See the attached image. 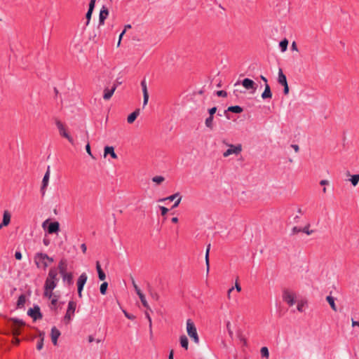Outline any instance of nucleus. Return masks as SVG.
Returning <instances> with one entry per match:
<instances>
[{
    "mask_svg": "<svg viewBox=\"0 0 359 359\" xmlns=\"http://www.w3.org/2000/svg\"><path fill=\"white\" fill-rule=\"evenodd\" d=\"M215 94L218 96V97H226L227 96V93L226 91L224 90H217L215 92Z\"/></svg>",
    "mask_w": 359,
    "mask_h": 359,
    "instance_id": "8fccbe9b",
    "label": "nucleus"
},
{
    "mask_svg": "<svg viewBox=\"0 0 359 359\" xmlns=\"http://www.w3.org/2000/svg\"><path fill=\"white\" fill-rule=\"evenodd\" d=\"M144 314H145L146 318L149 320V332H150V335L151 337L152 336V322H151V318L150 317L149 313L147 311H145Z\"/></svg>",
    "mask_w": 359,
    "mask_h": 359,
    "instance_id": "49530a36",
    "label": "nucleus"
},
{
    "mask_svg": "<svg viewBox=\"0 0 359 359\" xmlns=\"http://www.w3.org/2000/svg\"><path fill=\"white\" fill-rule=\"evenodd\" d=\"M104 155L106 156L107 155H110L111 157L114 159H116L118 158L117 154L114 151V147L112 146H105L104 149Z\"/></svg>",
    "mask_w": 359,
    "mask_h": 359,
    "instance_id": "a211bd4d",
    "label": "nucleus"
},
{
    "mask_svg": "<svg viewBox=\"0 0 359 359\" xmlns=\"http://www.w3.org/2000/svg\"><path fill=\"white\" fill-rule=\"evenodd\" d=\"M272 95L273 94L270 86L269 84L265 85L264 90L262 93V98L263 100L271 99Z\"/></svg>",
    "mask_w": 359,
    "mask_h": 359,
    "instance_id": "4be33fe9",
    "label": "nucleus"
},
{
    "mask_svg": "<svg viewBox=\"0 0 359 359\" xmlns=\"http://www.w3.org/2000/svg\"><path fill=\"white\" fill-rule=\"evenodd\" d=\"M108 288V283L107 282H103L100 287V292L102 295H104L107 294Z\"/></svg>",
    "mask_w": 359,
    "mask_h": 359,
    "instance_id": "a19ab883",
    "label": "nucleus"
},
{
    "mask_svg": "<svg viewBox=\"0 0 359 359\" xmlns=\"http://www.w3.org/2000/svg\"><path fill=\"white\" fill-rule=\"evenodd\" d=\"M288 40L285 38L283 39H282L280 42H279V47L280 48V50L282 52H285L287 49V46H288Z\"/></svg>",
    "mask_w": 359,
    "mask_h": 359,
    "instance_id": "f704fd0d",
    "label": "nucleus"
},
{
    "mask_svg": "<svg viewBox=\"0 0 359 359\" xmlns=\"http://www.w3.org/2000/svg\"><path fill=\"white\" fill-rule=\"evenodd\" d=\"M350 182L353 187H355L359 182V174H355L351 176Z\"/></svg>",
    "mask_w": 359,
    "mask_h": 359,
    "instance_id": "4c0bfd02",
    "label": "nucleus"
},
{
    "mask_svg": "<svg viewBox=\"0 0 359 359\" xmlns=\"http://www.w3.org/2000/svg\"><path fill=\"white\" fill-rule=\"evenodd\" d=\"M20 343V339L18 338V337H15L13 339V344L15 346H18Z\"/></svg>",
    "mask_w": 359,
    "mask_h": 359,
    "instance_id": "774afa93",
    "label": "nucleus"
},
{
    "mask_svg": "<svg viewBox=\"0 0 359 359\" xmlns=\"http://www.w3.org/2000/svg\"><path fill=\"white\" fill-rule=\"evenodd\" d=\"M164 180H165L164 177L161 176V175H157L152 178V181L156 183L157 184H161Z\"/></svg>",
    "mask_w": 359,
    "mask_h": 359,
    "instance_id": "37998d69",
    "label": "nucleus"
},
{
    "mask_svg": "<svg viewBox=\"0 0 359 359\" xmlns=\"http://www.w3.org/2000/svg\"><path fill=\"white\" fill-rule=\"evenodd\" d=\"M117 88V84H114L111 88H106L104 90L103 99L105 100H109L113 95L115 90Z\"/></svg>",
    "mask_w": 359,
    "mask_h": 359,
    "instance_id": "f3484780",
    "label": "nucleus"
},
{
    "mask_svg": "<svg viewBox=\"0 0 359 359\" xmlns=\"http://www.w3.org/2000/svg\"><path fill=\"white\" fill-rule=\"evenodd\" d=\"M213 118L214 117L208 116L205 121V126L210 130L213 129Z\"/></svg>",
    "mask_w": 359,
    "mask_h": 359,
    "instance_id": "ea45409f",
    "label": "nucleus"
},
{
    "mask_svg": "<svg viewBox=\"0 0 359 359\" xmlns=\"http://www.w3.org/2000/svg\"><path fill=\"white\" fill-rule=\"evenodd\" d=\"M56 126H57L59 131H60V130H63L64 128H65L64 125H63V123L60 121H59V120L56 121Z\"/></svg>",
    "mask_w": 359,
    "mask_h": 359,
    "instance_id": "6e6d98bb",
    "label": "nucleus"
},
{
    "mask_svg": "<svg viewBox=\"0 0 359 359\" xmlns=\"http://www.w3.org/2000/svg\"><path fill=\"white\" fill-rule=\"evenodd\" d=\"M23 328L18 325L12 327V332L15 337H18L22 333Z\"/></svg>",
    "mask_w": 359,
    "mask_h": 359,
    "instance_id": "c9c22d12",
    "label": "nucleus"
},
{
    "mask_svg": "<svg viewBox=\"0 0 359 359\" xmlns=\"http://www.w3.org/2000/svg\"><path fill=\"white\" fill-rule=\"evenodd\" d=\"M89 40L93 41L94 43H97V34L95 32H93V34H90Z\"/></svg>",
    "mask_w": 359,
    "mask_h": 359,
    "instance_id": "5fc2aeb1",
    "label": "nucleus"
},
{
    "mask_svg": "<svg viewBox=\"0 0 359 359\" xmlns=\"http://www.w3.org/2000/svg\"><path fill=\"white\" fill-rule=\"evenodd\" d=\"M241 84L246 90H250L251 93H255L258 85L252 79L245 78L242 81H237L235 86Z\"/></svg>",
    "mask_w": 359,
    "mask_h": 359,
    "instance_id": "20e7f679",
    "label": "nucleus"
},
{
    "mask_svg": "<svg viewBox=\"0 0 359 359\" xmlns=\"http://www.w3.org/2000/svg\"><path fill=\"white\" fill-rule=\"evenodd\" d=\"M229 112H231V111H228V109H226V110H224V111H223V114H224V115L226 116V118L227 119H229H229H231V116H230V114H229Z\"/></svg>",
    "mask_w": 359,
    "mask_h": 359,
    "instance_id": "69168bd1",
    "label": "nucleus"
},
{
    "mask_svg": "<svg viewBox=\"0 0 359 359\" xmlns=\"http://www.w3.org/2000/svg\"><path fill=\"white\" fill-rule=\"evenodd\" d=\"M50 178V166L48 165L47 168V170L43 177L42 182H41V186L40 191L41 193L42 196L45 195L46 189L48 185Z\"/></svg>",
    "mask_w": 359,
    "mask_h": 359,
    "instance_id": "9b49d317",
    "label": "nucleus"
},
{
    "mask_svg": "<svg viewBox=\"0 0 359 359\" xmlns=\"http://www.w3.org/2000/svg\"><path fill=\"white\" fill-rule=\"evenodd\" d=\"M228 111L234 114H241L243 111V108L239 105L230 106L228 107Z\"/></svg>",
    "mask_w": 359,
    "mask_h": 359,
    "instance_id": "473e14b6",
    "label": "nucleus"
},
{
    "mask_svg": "<svg viewBox=\"0 0 359 359\" xmlns=\"http://www.w3.org/2000/svg\"><path fill=\"white\" fill-rule=\"evenodd\" d=\"M326 301L328 302V304H330V307L332 308V309L334 311H337V306L335 304V298L331 295H328L326 297Z\"/></svg>",
    "mask_w": 359,
    "mask_h": 359,
    "instance_id": "cd10ccee",
    "label": "nucleus"
},
{
    "mask_svg": "<svg viewBox=\"0 0 359 359\" xmlns=\"http://www.w3.org/2000/svg\"><path fill=\"white\" fill-rule=\"evenodd\" d=\"M180 192H177L172 195H170L166 198H160L158 200V202H163V201H174L177 197H180Z\"/></svg>",
    "mask_w": 359,
    "mask_h": 359,
    "instance_id": "e433bc0d",
    "label": "nucleus"
},
{
    "mask_svg": "<svg viewBox=\"0 0 359 359\" xmlns=\"http://www.w3.org/2000/svg\"><path fill=\"white\" fill-rule=\"evenodd\" d=\"M60 132V135L67 139L68 141L72 144H74V139L72 138V137L69 134V133L66 130L65 128H64L63 130L59 131Z\"/></svg>",
    "mask_w": 359,
    "mask_h": 359,
    "instance_id": "c85d7f7f",
    "label": "nucleus"
},
{
    "mask_svg": "<svg viewBox=\"0 0 359 359\" xmlns=\"http://www.w3.org/2000/svg\"><path fill=\"white\" fill-rule=\"evenodd\" d=\"M11 215L8 210H4L3 214L2 222L4 224L8 225L11 223Z\"/></svg>",
    "mask_w": 359,
    "mask_h": 359,
    "instance_id": "bb28decb",
    "label": "nucleus"
},
{
    "mask_svg": "<svg viewBox=\"0 0 359 359\" xmlns=\"http://www.w3.org/2000/svg\"><path fill=\"white\" fill-rule=\"evenodd\" d=\"M96 271L97 273L99 280L102 281L104 280L106 278V274L103 269H102L99 261L96 262Z\"/></svg>",
    "mask_w": 359,
    "mask_h": 359,
    "instance_id": "6ab92c4d",
    "label": "nucleus"
},
{
    "mask_svg": "<svg viewBox=\"0 0 359 359\" xmlns=\"http://www.w3.org/2000/svg\"><path fill=\"white\" fill-rule=\"evenodd\" d=\"M93 12V10L88 9L87 13H86V25H85L86 26L88 25L90 20L91 19Z\"/></svg>",
    "mask_w": 359,
    "mask_h": 359,
    "instance_id": "c03bdc74",
    "label": "nucleus"
},
{
    "mask_svg": "<svg viewBox=\"0 0 359 359\" xmlns=\"http://www.w3.org/2000/svg\"><path fill=\"white\" fill-rule=\"evenodd\" d=\"M283 94L285 95H287L289 93V90H290L288 83L283 85Z\"/></svg>",
    "mask_w": 359,
    "mask_h": 359,
    "instance_id": "052dcab7",
    "label": "nucleus"
},
{
    "mask_svg": "<svg viewBox=\"0 0 359 359\" xmlns=\"http://www.w3.org/2000/svg\"><path fill=\"white\" fill-rule=\"evenodd\" d=\"M43 243L44 244V245L46 246H48L50 245V240L46 237H45L43 239Z\"/></svg>",
    "mask_w": 359,
    "mask_h": 359,
    "instance_id": "338daca9",
    "label": "nucleus"
},
{
    "mask_svg": "<svg viewBox=\"0 0 359 359\" xmlns=\"http://www.w3.org/2000/svg\"><path fill=\"white\" fill-rule=\"evenodd\" d=\"M309 227H310V224H308L304 227L301 228L302 232H303L307 235H311L313 232V230H309Z\"/></svg>",
    "mask_w": 359,
    "mask_h": 359,
    "instance_id": "a18cd8bd",
    "label": "nucleus"
},
{
    "mask_svg": "<svg viewBox=\"0 0 359 359\" xmlns=\"http://www.w3.org/2000/svg\"><path fill=\"white\" fill-rule=\"evenodd\" d=\"M56 126H57L59 131H60V130H63L64 128H65L64 125H63V123L60 121H59V120L56 121Z\"/></svg>",
    "mask_w": 359,
    "mask_h": 359,
    "instance_id": "4d7b16f0",
    "label": "nucleus"
},
{
    "mask_svg": "<svg viewBox=\"0 0 359 359\" xmlns=\"http://www.w3.org/2000/svg\"><path fill=\"white\" fill-rule=\"evenodd\" d=\"M180 343L182 348L185 350L188 349L189 347V340L186 335H181L180 337Z\"/></svg>",
    "mask_w": 359,
    "mask_h": 359,
    "instance_id": "393cba45",
    "label": "nucleus"
},
{
    "mask_svg": "<svg viewBox=\"0 0 359 359\" xmlns=\"http://www.w3.org/2000/svg\"><path fill=\"white\" fill-rule=\"evenodd\" d=\"M140 109L139 108L136 109L134 111L130 113L127 117V121L128 123L131 124L134 123L137 116L140 114Z\"/></svg>",
    "mask_w": 359,
    "mask_h": 359,
    "instance_id": "412c9836",
    "label": "nucleus"
},
{
    "mask_svg": "<svg viewBox=\"0 0 359 359\" xmlns=\"http://www.w3.org/2000/svg\"><path fill=\"white\" fill-rule=\"evenodd\" d=\"M9 321L13 322V323L16 324L18 326L24 327L26 325L25 322L20 318H10Z\"/></svg>",
    "mask_w": 359,
    "mask_h": 359,
    "instance_id": "72a5a7b5",
    "label": "nucleus"
},
{
    "mask_svg": "<svg viewBox=\"0 0 359 359\" xmlns=\"http://www.w3.org/2000/svg\"><path fill=\"white\" fill-rule=\"evenodd\" d=\"M229 148L227 149L223 154L224 157H227L233 154L237 155L242 151V145L241 144H238L236 145L229 144Z\"/></svg>",
    "mask_w": 359,
    "mask_h": 359,
    "instance_id": "9d476101",
    "label": "nucleus"
},
{
    "mask_svg": "<svg viewBox=\"0 0 359 359\" xmlns=\"http://www.w3.org/2000/svg\"><path fill=\"white\" fill-rule=\"evenodd\" d=\"M217 107H213L212 108L208 109V111L209 114V116L214 117V115L217 112Z\"/></svg>",
    "mask_w": 359,
    "mask_h": 359,
    "instance_id": "603ef678",
    "label": "nucleus"
},
{
    "mask_svg": "<svg viewBox=\"0 0 359 359\" xmlns=\"http://www.w3.org/2000/svg\"><path fill=\"white\" fill-rule=\"evenodd\" d=\"M88 277L86 273H82L76 281L77 285V292L78 296L81 298L82 297V291L83 290L84 285L86 283Z\"/></svg>",
    "mask_w": 359,
    "mask_h": 359,
    "instance_id": "0eeeda50",
    "label": "nucleus"
},
{
    "mask_svg": "<svg viewBox=\"0 0 359 359\" xmlns=\"http://www.w3.org/2000/svg\"><path fill=\"white\" fill-rule=\"evenodd\" d=\"M42 228L48 234L57 233L60 231V224L57 221H52L50 219H46L42 223Z\"/></svg>",
    "mask_w": 359,
    "mask_h": 359,
    "instance_id": "f257e3e1",
    "label": "nucleus"
},
{
    "mask_svg": "<svg viewBox=\"0 0 359 359\" xmlns=\"http://www.w3.org/2000/svg\"><path fill=\"white\" fill-rule=\"evenodd\" d=\"M141 86L143 93V107H144V106L147 104L149 97L145 79L141 81Z\"/></svg>",
    "mask_w": 359,
    "mask_h": 359,
    "instance_id": "2eb2a0df",
    "label": "nucleus"
},
{
    "mask_svg": "<svg viewBox=\"0 0 359 359\" xmlns=\"http://www.w3.org/2000/svg\"><path fill=\"white\" fill-rule=\"evenodd\" d=\"M161 214L164 217V220L166 219V215L168 214L169 209L164 206H159Z\"/></svg>",
    "mask_w": 359,
    "mask_h": 359,
    "instance_id": "de8ad7c7",
    "label": "nucleus"
},
{
    "mask_svg": "<svg viewBox=\"0 0 359 359\" xmlns=\"http://www.w3.org/2000/svg\"><path fill=\"white\" fill-rule=\"evenodd\" d=\"M123 313H124V316L129 320H134L135 319V316L133 314H131L128 313L127 311L122 309Z\"/></svg>",
    "mask_w": 359,
    "mask_h": 359,
    "instance_id": "09e8293b",
    "label": "nucleus"
},
{
    "mask_svg": "<svg viewBox=\"0 0 359 359\" xmlns=\"http://www.w3.org/2000/svg\"><path fill=\"white\" fill-rule=\"evenodd\" d=\"M58 271H59L57 270V269L56 267H55V266L51 267L49 269L48 275L46 280H53L54 281L58 282L59 281V278H57Z\"/></svg>",
    "mask_w": 359,
    "mask_h": 359,
    "instance_id": "dca6fc26",
    "label": "nucleus"
},
{
    "mask_svg": "<svg viewBox=\"0 0 359 359\" xmlns=\"http://www.w3.org/2000/svg\"><path fill=\"white\" fill-rule=\"evenodd\" d=\"M108 15L109 9L105 6H103L100 11L99 24L97 26V29H99L101 25H103L104 24V21L107 18Z\"/></svg>",
    "mask_w": 359,
    "mask_h": 359,
    "instance_id": "f8f14e48",
    "label": "nucleus"
},
{
    "mask_svg": "<svg viewBox=\"0 0 359 359\" xmlns=\"http://www.w3.org/2000/svg\"><path fill=\"white\" fill-rule=\"evenodd\" d=\"M57 283L58 282L54 281L53 280H50L46 279L43 287H47V288L54 290L57 287Z\"/></svg>",
    "mask_w": 359,
    "mask_h": 359,
    "instance_id": "2f4dec72",
    "label": "nucleus"
},
{
    "mask_svg": "<svg viewBox=\"0 0 359 359\" xmlns=\"http://www.w3.org/2000/svg\"><path fill=\"white\" fill-rule=\"evenodd\" d=\"M27 302V297L25 294H21L18 299L16 302V309H22L25 307V304Z\"/></svg>",
    "mask_w": 359,
    "mask_h": 359,
    "instance_id": "aec40b11",
    "label": "nucleus"
},
{
    "mask_svg": "<svg viewBox=\"0 0 359 359\" xmlns=\"http://www.w3.org/2000/svg\"><path fill=\"white\" fill-rule=\"evenodd\" d=\"M44 334H45L43 332H39V338L40 339L36 344V349L38 351H41L43 347Z\"/></svg>",
    "mask_w": 359,
    "mask_h": 359,
    "instance_id": "7c9ffc66",
    "label": "nucleus"
},
{
    "mask_svg": "<svg viewBox=\"0 0 359 359\" xmlns=\"http://www.w3.org/2000/svg\"><path fill=\"white\" fill-rule=\"evenodd\" d=\"M48 260L50 263H52L54 262V259L53 257H49L47 254L43 253V252H37L35 254L34 257V263L37 268H41V264L40 261H44Z\"/></svg>",
    "mask_w": 359,
    "mask_h": 359,
    "instance_id": "423d86ee",
    "label": "nucleus"
},
{
    "mask_svg": "<svg viewBox=\"0 0 359 359\" xmlns=\"http://www.w3.org/2000/svg\"><path fill=\"white\" fill-rule=\"evenodd\" d=\"M292 232L293 234L297 233L299 232H302V229L300 227L298 226H294L292 229Z\"/></svg>",
    "mask_w": 359,
    "mask_h": 359,
    "instance_id": "680f3d73",
    "label": "nucleus"
},
{
    "mask_svg": "<svg viewBox=\"0 0 359 359\" xmlns=\"http://www.w3.org/2000/svg\"><path fill=\"white\" fill-rule=\"evenodd\" d=\"M187 332L189 337L196 343L198 344L199 337L194 323L191 319L187 320Z\"/></svg>",
    "mask_w": 359,
    "mask_h": 359,
    "instance_id": "f03ea898",
    "label": "nucleus"
},
{
    "mask_svg": "<svg viewBox=\"0 0 359 359\" xmlns=\"http://www.w3.org/2000/svg\"><path fill=\"white\" fill-rule=\"evenodd\" d=\"M60 275L62 276V280L64 283H65L68 286H70L73 285L74 280H73V273L72 272H67V270L59 272Z\"/></svg>",
    "mask_w": 359,
    "mask_h": 359,
    "instance_id": "ddd939ff",
    "label": "nucleus"
},
{
    "mask_svg": "<svg viewBox=\"0 0 359 359\" xmlns=\"http://www.w3.org/2000/svg\"><path fill=\"white\" fill-rule=\"evenodd\" d=\"M15 258L17 260H20L22 259V253L20 251H15Z\"/></svg>",
    "mask_w": 359,
    "mask_h": 359,
    "instance_id": "e2e57ef3",
    "label": "nucleus"
},
{
    "mask_svg": "<svg viewBox=\"0 0 359 359\" xmlns=\"http://www.w3.org/2000/svg\"><path fill=\"white\" fill-rule=\"evenodd\" d=\"M27 315L33 319V321L43 318V314L39 305L34 304L32 308L27 311Z\"/></svg>",
    "mask_w": 359,
    "mask_h": 359,
    "instance_id": "39448f33",
    "label": "nucleus"
},
{
    "mask_svg": "<svg viewBox=\"0 0 359 359\" xmlns=\"http://www.w3.org/2000/svg\"><path fill=\"white\" fill-rule=\"evenodd\" d=\"M132 283L134 287L135 291L136 294L138 295L143 306L145 307L147 309L151 310V309L147 303V301L145 298L144 294L142 293V292L139 288V287L136 285V283L133 278H132Z\"/></svg>",
    "mask_w": 359,
    "mask_h": 359,
    "instance_id": "6e6552de",
    "label": "nucleus"
},
{
    "mask_svg": "<svg viewBox=\"0 0 359 359\" xmlns=\"http://www.w3.org/2000/svg\"><path fill=\"white\" fill-rule=\"evenodd\" d=\"M96 0H90L88 4V9L93 10L95 7Z\"/></svg>",
    "mask_w": 359,
    "mask_h": 359,
    "instance_id": "13d9d810",
    "label": "nucleus"
},
{
    "mask_svg": "<svg viewBox=\"0 0 359 359\" xmlns=\"http://www.w3.org/2000/svg\"><path fill=\"white\" fill-rule=\"evenodd\" d=\"M86 150L90 156H91L93 158H95L91 152V148L89 142H88L86 145Z\"/></svg>",
    "mask_w": 359,
    "mask_h": 359,
    "instance_id": "864d4df0",
    "label": "nucleus"
},
{
    "mask_svg": "<svg viewBox=\"0 0 359 359\" xmlns=\"http://www.w3.org/2000/svg\"><path fill=\"white\" fill-rule=\"evenodd\" d=\"M43 289H44L43 297L48 298V299L52 298V297L54 294V293L53 292V290L47 288V287H43Z\"/></svg>",
    "mask_w": 359,
    "mask_h": 359,
    "instance_id": "58836bf2",
    "label": "nucleus"
},
{
    "mask_svg": "<svg viewBox=\"0 0 359 359\" xmlns=\"http://www.w3.org/2000/svg\"><path fill=\"white\" fill-rule=\"evenodd\" d=\"M210 250V244L209 243L207 245V248H206V251H205V257L207 273H208L209 270H210V259H209Z\"/></svg>",
    "mask_w": 359,
    "mask_h": 359,
    "instance_id": "c756f323",
    "label": "nucleus"
},
{
    "mask_svg": "<svg viewBox=\"0 0 359 359\" xmlns=\"http://www.w3.org/2000/svg\"><path fill=\"white\" fill-rule=\"evenodd\" d=\"M57 270L59 272L64 271L65 270L67 271V262L65 259H61L59 262Z\"/></svg>",
    "mask_w": 359,
    "mask_h": 359,
    "instance_id": "a878e982",
    "label": "nucleus"
},
{
    "mask_svg": "<svg viewBox=\"0 0 359 359\" xmlns=\"http://www.w3.org/2000/svg\"><path fill=\"white\" fill-rule=\"evenodd\" d=\"M59 297H60L59 295H55L54 294L53 296L52 297V298L50 299V304H51L50 309L54 311H56L57 309V304L58 302Z\"/></svg>",
    "mask_w": 359,
    "mask_h": 359,
    "instance_id": "b1692460",
    "label": "nucleus"
},
{
    "mask_svg": "<svg viewBox=\"0 0 359 359\" xmlns=\"http://www.w3.org/2000/svg\"><path fill=\"white\" fill-rule=\"evenodd\" d=\"M283 299L289 306H293L295 302V295L294 293L290 292L288 289H284L283 291Z\"/></svg>",
    "mask_w": 359,
    "mask_h": 359,
    "instance_id": "1a4fd4ad",
    "label": "nucleus"
},
{
    "mask_svg": "<svg viewBox=\"0 0 359 359\" xmlns=\"http://www.w3.org/2000/svg\"><path fill=\"white\" fill-rule=\"evenodd\" d=\"M76 308V302L71 300L68 303L67 309L64 316V323L67 325L72 320V317L74 316V313Z\"/></svg>",
    "mask_w": 359,
    "mask_h": 359,
    "instance_id": "7ed1b4c3",
    "label": "nucleus"
},
{
    "mask_svg": "<svg viewBox=\"0 0 359 359\" xmlns=\"http://www.w3.org/2000/svg\"><path fill=\"white\" fill-rule=\"evenodd\" d=\"M260 353L262 358H269V351L266 346H263L261 348Z\"/></svg>",
    "mask_w": 359,
    "mask_h": 359,
    "instance_id": "79ce46f5",
    "label": "nucleus"
},
{
    "mask_svg": "<svg viewBox=\"0 0 359 359\" xmlns=\"http://www.w3.org/2000/svg\"><path fill=\"white\" fill-rule=\"evenodd\" d=\"M149 287H150V286L149 285ZM149 291L150 292V294L151 296V297L155 299V300H158V298H159V295L158 294L157 292L153 291L151 288L149 289Z\"/></svg>",
    "mask_w": 359,
    "mask_h": 359,
    "instance_id": "3c124183",
    "label": "nucleus"
},
{
    "mask_svg": "<svg viewBox=\"0 0 359 359\" xmlns=\"http://www.w3.org/2000/svg\"><path fill=\"white\" fill-rule=\"evenodd\" d=\"M61 335L60 331L55 327L53 326L50 331L51 341L54 346L57 345V340Z\"/></svg>",
    "mask_w": 359,
    "mask_h": 359,
    "instance_id": "4468645a",
    "label": "nucleus"
},
{
    "mask_svg": "<svg viewBox=\"0 0 359 359\" xmlns=\"http://www.w3.org/2000/svg\"><path fill=\"white\" fill-rule=\"evenodd\" d=\"M182 200V196H180V197L175 201L174 204L172 206V209L178 207Z\"/></svg>",
    "mask_w": 359,
    "mask_h": 359,
    "instance_id": "bf43d9fd",
    "label": "nucleus"
},
{
    "mask_svg": "<svg viewBox=\"0 0 359 359\" xmlns=\"http://www.w3.org/2000/svg\"><path fill=\"white\" fill-rule=\"evenodd\" d=\"M278 82L280 85L283 86L287 83V77L283 74L281 69H279Z\"/></svg>",
    "mask_w": 359,
    "mask_h": 359,
    "instance_id": "5701e85b",
    "label": "nucleus"
},
{
    "mask_svg": "<svg viewBox=\"0 0 359 359\" xmlns=\"http://www.w3.org/2000/svg\"><path fill=\"white\" fill-rule=\"evenodd\" d=\"M304 304L303 302H299L297 306V309L299 312L303 311Z\"/></svg>",
    "mask_w": 359,
    "mask_h": 359,
    "instance_id": "0e129e2a",
    "label": "nucleus"
}]
</instances>
